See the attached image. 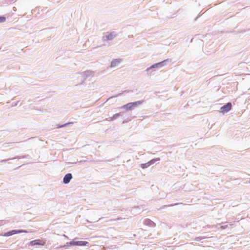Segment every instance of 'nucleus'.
<instances>
[{
  "mask_svg": "<svg viewBox=\"0 0 250 250\" xmlns=\"http://www.w3.org/2000/svg\"><path fill=\"white\" fill-rule=\"evenodd\" d=\"M142 103L141 101H137L133 103H130L123 106V108L126 109V110H130L133 107L137 106Z\"/></svg>",
  "mask_w": 250,
  "mask_h": 250,
  "instance_id": "f257e3e1",
  "label": "nucleus"
},
{
  "mask_svg": "<svg viewBox=\"0 0 250 250\" xmlns=\"http://www.w3.org/2000/svg\"><path fill=\"white\" fill-rule=\"evenodd\" d=\"M27 233V231L24 230H12L11 231H8L7 232H6L4 233L2 236H9L17 233Z\"/></svg>",
  "mask_w": 250,
  "mask_h": 250,
  "instance_id": "f03ea898",
  "label": "nucleus"
},
{
  "mask_svg": "<svg viewBox=\"0 0 250 250\" xmlns=\"http://www.w3.org/2000/svg\"><path fill=\"white\" fill-rule=\"evenodd\" d=\"M88 243L86 241L73 240L70 242V245L71 246H86Z\"/></svg>",
  "mask_w": 250,
  "mask_h": 250,
  "instance_id": "7ed1b4c3",
  "label": "nucleus"
},
{
  "mask_svg": "<svg viewBox=\"0 0 250 250\" xmlns=\"http://www.w3.org/2000/svg\"><path fill=\"white\" fill-rule=\"evenodd\" d=\"M30 244L31 246H35V245H41L44 246L45 244V241L43 240L37 239L33 240L30 242Z\"/></svg>",
  "mask_w": 250,
  "mask_h": 250,
  "instance_id": "20e7f679",
  "label": "nucleus"
},
{
  "mask_svg": "<svg viewBox=\"0 0 250 250\" xmlns=\"http://www.w3.org/2000/svg\"><path fill=\"white\" fill-rule=\"evenodd\" d=\"M231 104L228 103L226 105H224L221 108V110L222 113H225L229 111L231 109Z\"/></svg>",
  "mask_w": 250,
  "mask_h": 250,
  "instance_id": "39448f33",
  "label": "nucleus"
},
{
  "mask_svg": "<svg viewBox=\"0 0 250 250\" xmlns=\"http://www.w3.org/2000/svg\"><path fill=\"white\" fill-rule=\"evenodd\" d=\"M72 178V175L71 173H68V174H66L63 178V183L65 184L68 183L70 181Z\"/></svg>",
  "mask_w": 250,
  "mask_h": 250,
  "instance_id": "423d86ee",
  "label": "nucleus"
},
{
  "mask_svg": "<svg viewBox=\"0 0 250 250\" xmlns=\"http://www.w3.org/2000/svg\"><path fill=\"white\" fill-rule=\"evenodd\" d=\"M160 160V158H156L149 161L147 163L149 164V166L153 164L156 161Z\"/></svg>",
  "mask_w": 250,
  "mask_h": 250,
  "instance_id": "0eeeda50",
  "label": "nucleus"
},
{
  "mask_svg": "<svg viewBox=\"0 0 250 250\" xmlns=\"http://www.w3.org/2000/svg\"><path fill=\"white\" fill-rule=\"evenodd\" d=\"M120 61L119 60H116L114 61H113L112 62H111V66L112 67H114V66H115L116 64L117 63H119L120 62Z\"/></svg>",
  "mask_w": 250,
  "mask_h": 250,
  "instance_id": "6e6552de",
  "label": "nucleus"
},
{
  "mask_svg": "<svg viewBox=\"0 0 250 250\" xmlns=\"http://www.w3.org/2000/svg\"><path fill=\"white\" fill-rule=\"evenodd\" d=\"M114 36V35L111 33L109 35H108V36H106V38L107 40H111L113 38Z\"/></svg>",
  "mask_w": 250,
  "mask_h": 250,
  "instance_id": "1a4fd4ad",
  "label": "nucleus"
},
{
  "mask_svg": "<svg viewBox=\"0 0 250 250\" xmlns=\"http://www.w3.org/2000/svg\"><path fill=\"white\" fill-rule=\"evenodd\" d=\"M149 166V164H148L147 163H146V164H143L141 165V167L142 168H145L146 167H147Z\"/></svg>",
  "mask_w": 250,
  "mask_h": 250,
  "instance_id": "9d476101",
  "label": "nucleus"
},
{
  "mask_svg": "<svg viewBox=\"0 0 250 250\" xmlns=\"http://www.w3.org/2000/svg\"><path fill=\"white\" fill-rule=\"evenodd\" d=\"M6 20V18L4 17H0V22H2L5 21Z\"/></svg>",
  "mask_w": 250,
  "mask_h": 250,
  "instance_id": "9b49d317",
  "label": "nucleus"
}]
</instances>
